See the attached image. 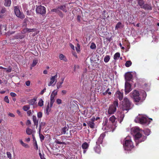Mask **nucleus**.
I'll return each mask as SVG.
<instances>
[{
	"label": "nucleus",
	"instance_id": "9b49d317",
	"mask_svg": "<svg viewBox=\"0 0 159 159\" xmlns=\"http://www.w3.org/2000/svg\"><path fill=\"white\" fill-rule=\"evenodd\" d=\"M123 93L120 92V90L117 91L114 95L115 98L118 99L120 101L123 99Z\"/></svg>",
	"mask_w": 159,
	"mask_h": 159
},
{
	"label": "nucleus",
	"instance_id": "c9c22d12",
	"mask_svg": "<svg viewBox=\"0 0 159 159\" xmlns=\"http://www.w3.org/2000/svg\"><path fill=\"white\" fill-rule=\"evenodd\" d=\"M30 109V106L29 105H25L23 106V109L25 111H27Z\"/></svg>",
	"mask_w": 159,
	"mask_h": 159
},
{
	"label": "nucleus",
	"instance_id": "603ef678",
	"mask_svg": "<svg viewBox=\"0 0 159 159\" xmlns=\"http://www.w3.org/2000/svg\"><path fill=\"white\" fill-rule=\"evenodd\" d=\"M142 94H143V98H142V99H143V101L145 99V98L146 97L147 95H146V93L144 91H143Z\"/></svg>",
	"mask_w": 159,
	"mask_h": 159
},
{
	"label": "nucleus",
	"instance_id": "f8f14e48",
	"mask_svg": "<svg viewBox=\"0 0 159 159\" xmlns=\"http://www.w3.org/2000/svg\"><path fill=\"white\" fill-rule=\"evenodd\" d=\"M106 133V132L103 133L100 135L97 141L96 142V143L97 144L99 145L100 144L102 143L103 140L106 136L105 134Z\"/></svg>",
	"mask_w": 159,
	"mask_h": 159
},
{
	"label": "nucleus",
	"instance_id": "f3484780",
	"mask_svg": "<svg viewBox=\"0 0 159 159\" xmlns=\"http://www.w3.org/2000/svg\"><path fill=\"white\" fill-rule=\"evenodd\" d=\"M37 98V97H34L33 99H31L29 101V104L30 105H34L35 104V102L36 101Z\"/></svg>",
	"mask_w": 159,
	"mask_h": 159
},
{
	"label": "nucleus",
	"instance_id": "e433bc0d",
	"mask_svg": "<svg viewBox=\"0 0 159 159\" xmlns=\"http://www.w3.org/2000/svg\"><path fill=\"white\" fill-rule=\"evenodd\" d=\"M7 29L6 25H1V31H2L4 32L6 31Z\"/></svg>",
	"mask_w": 159,
	"mask_h": 159
},
{
	"label": "nucleus",
	"instance_id": "3c124183",
	"mask_svg": "<svg viewBox=\"0 0 159 159\" xmlns=\"http://www.w3.org/2000/svg\"><path fill=\"white\" fill-rule=\"evenodd\" d=\"M6 11V8L5 7L2 8L1 10L0 11V13H2L3 14L5 13Z\"/></svg>",
	"mask_w": 159,
	"mask_h": 159
},
{
	"label": "nucleus",
	"instance_id": "4c0bfd02",
	"mask_svg": "<svg viewBox=\"0 0 159 159\" xmlns=\"http://www.w3.org/2000/svg\"><path fill=\"white\" fill-rule=\"evenodd\" d=\"M58 90H55L52 92L50 96H54V97L57 95Z\"/></svg>",
	"mask_w": 159,
	"mask_h": 159
},
{
	"label": "nucleus",
	"instance_id": "09e8293b",
	"mask_svg": "<svg viewBox=\"0 0 159 159\" xmlns=\"http://www.w3.org/2000/svg\"><path fill=\"white\" fill-rule=\"evenodd\" d=\"M4 100L7 103H9V100L7 96H6L4 97Z\"/></svg>",
	"mask_w": 159,
	"mask_h": 159
},
{
	"label": "nucleus",
	"instance_id": "680f3d73",
	"mask_svg": "<svg viewBox=\"0 0 159 159\" xmlns=\"http://www.w3.org/2000/svg\"><path fill=\"white\" fill-rule=\"evenodd\" d=\"M6 70L7 72L10 73L11 72L12 69L11 68V67H10L8 68H7V69H6Z\"/></svg>",
	"mask_w": 159,
	"mask_h": 159
},
{
	"label": "nucleus",
	"instance_id": "6e6552de",
	"mask_svg": "<svg viewBox=\"0 0 159 159\" xmlns=\"http://www.w3.org/2000/svg\"><path fill=\"white\" fill-rule=\"evenodd\" d=\"M152 120V119H148V118L142 116L141 117L139 118V120L140 123L141 124H149L150 122V120Z\"/></svg>",
	"mask_w": 159,
	"mask_h": 159
},
{
	"label": "nucleus",
	"instance_id": "c85d7f7f",
	"mask_svg": "<svg viewBox=\"0 0 159 159\" xmlns=\"http://www.w3.org/2000/svg\"><path fill=\"white\" fill-rule=\"evenodd\" d=\"M33 131V130L29 128H27L26 130V133L28 135L31 134Z\"/></svg>",
	"mask_w": 159,
	"mask_h": 159
},
{
	"label": "nucleus",
	"instance_id": "dca6fc26",
	"mask_svg": "<svg viewBox=\"0 0 159 159\" xmlns=\"http://www.w3.org/2000/svg\"><path fill=\"white\" fill-rule=\"evenodd\" d=\"M33 120L34 125H36V128H37L38 126V120L37 119V117L35 116H33Z\"/></svg>",
	"mask_w": 159,
	"mask_h": 159
},
{
	"label": "nucleus",
	"instance_id": "c756f323",
	"mask_svg": "<svg viewBox=\"0 0 159 159\" xmlns=\"http://www.w3.org/2000/svg\"><path fill=\"white\" fill-rule=\"evenodd\" d=\"M106 14H107V13H106V11H104L102 13V16H101L100 18L102 19H105L107 18Z\"/></svg>",
	"mask_w": 159,
	"mask_h": 159
},
{
	"label": "nucleus",
	"instance_id": "8fccbe9b",
	"mask_svg": "<svg viewBox=\"0 0 159 159\" xmlns=\"http://www.w3.org/2000/svg\"><path fill=\"white\" fill-rule=\"evenodd\" d=\"M28 32H31L36 31L37 29L36 28L28 29Z\"/></svg>",
	"mask_w": 159,
	"mask_h": 159
},
{
	"label": "nucleus",
	"instance_id": "e2e57ef3",
	"mask_svg": "<svg viewBox=\"0 0 159 159\" xmlns=\"http://www.w3.org/2000/svg\"><path fill=\"white\" fill-rule=\"evenodd\" d=\"M28 28H26L22 30L23 33H25L26 32H28Z\"/></svg>",
	"mask_w": 159,
	"mask_h": 159
},
{
	"label": "nucleus",
	"instance_id": "69168bd1",
	"mask_svg": "<svg viewBox=\"0 0 159 159\" xmlns=\"http://www.w3.org/2000/svg\"><path fill=\"white\" fill-rule=\"evenodd\" d=\"M55 143H56L60 144H62L63 143L62 142L59 141H58L57 139H56L55 141Z\"/></svg>",
	"mask_w": 159,
	"mask_h": 159
},
{
	"label": "nucleus",
	"instance_id": "7c9ffc66",
	"mask_svg": "<svg viewBox=\"0 0 159 159\" xmlns=\"http://www.w3.org/2000/svg\"><path fill=\"white\" fill-rule=\"evenodd\" d=\"M55 97L54 96H50V106L51 107H52V106L54 102H55Z\"/></svg>",
	"mask_w": 159,
	"mask_h": 159
},
{
	"label": "nucleus",
	"instance_id": "338daca9",
	"mask_svg": "<svg viewBox=\"0 0 159 159\" xmlns=\"http://www.w3.org/2000/svg\"><path fill=\"white\" fill-rule=\"evenodd\" d=\"M10 95L11 96L13 97H15L16 96V94L13 92H11L10 93Z\"/></svg>",
	"mask_w": 159,
	"mask_h": 159
},
{
	"label": "nucleus",
	"instance_id": "c03bdc74",
	"mask_svg": "<svg viewBox=\"0 0 159 159\" xmlns=\"http://www.w3.org/2000/svg\"><path fill=\"white\" fill-rule=\"evenodd\" d=\"M150 130L148 129H146L144 131L145 134L147 136L150 134Z\"/></svg>",
	"mask_w": 159,
	"mask_h": 159
},
{
	"label": "nucleus",
	"instance_id": "2f4dec72",
	"mask_svg": "<svg viewBox=\"0 0 159 159\" xmlns=\"http://www.w3.org/2000/svg\"><path fill=\"white\" fill-rule=\"evenodd\" d=\"M110 57L109 55H106L104 57V61L106 62H108L110 60Z\"/></svg>",
	"mask_w": 159,
	"mask_h": 159
},
{
	"label": "nucleus",
	"instance_id": "a878e982",
	"mask_svg": "<svg viewBox=\"0 0 159 159\" xmlns=\"http://www.w3.org/2000/svg\"><path fill=\"white\" fill-rule=\"evenodd\" d=\"M137 1L138 5L142 8L144 5V2L143 0H136Z\"/></svg>",
	"mask_w": 159,
	"mask_h": 159
},
{
	"label": "nucleus",
	"instance_id": "58836bf2",
	"mask_svg": "<svg viewBox=\"0 0 159 159\" xmlns=\"http://www.w3.org/2000/svg\"><path fill=\"white\" fill-rule=\"evenodd\" d=\"M38 105L39 107H42L43 105V101L42 99H40L38 102Z\"/></svg>",
	"mask_w": 159,
	"mask_h": 159
},
{
	"label": "nucleus",
	"instance_id": "1a4fd4ad",
	"mask_svg": "<svg viewBox=\"0 0 159 159\" xmlns=\"http://www.w3.org/2000/svg\"><path fill=\"white\" fill-rule=\"evenodd\" d=\"M131 85L128 82H125V93L127 94L130 92L132 89L131 88Z\"/></svg>",
	"mask_w": 159,
	"mask_h": 159
},
{
	"label": "nucleus",
	"instance_id": "a211bd4d",
	"mask_svg": "<svg viewBox=\"0 0 159 159\" xmlns=\"http://www.w3.org/2000/svg\"><path fill=\"white\" fill-rule=\"evenodd\" d=\"M45 123L44 122H39V132H40L41 129L44 128L45 125Z\"/></svg>",
	"mask_w": 159,
	"mask_h": 159
},
{
	"label": "nucleus",
	"instance_id": "6ab92c4d",
	"mask_svg": "<svg viewBox=\"0 0 159 159\" xmlns=\"http://www.w3.org/2000/svg\"><path fill=\"white\" fill-rule=\"evenodd\" d=\"M124 116L125 115L124 113L123 112H121L120 114V115L118 117V119L120 120V123H121L122 122Z\"/></svg>",
	"mask_w": 159,
	"mask_h": 159
},
{
	"label": "nucleus",
	"instance_id": "20e7f679",
	"mask_svg": "<svg viewBox=\"0 0 159 159\" xmlns=\"http://www.w3.org/2000/svg\"><path fill=\"white\" fill-rule=\"evenodd\" d=\"M118 102L117 99L115 100L113 104L110 105L107 111L108 114L112 115L114 114L116 111L117 107H118Z\"/></svg>",
	"mask_w": 159,
	"mask_h": 159
},
{
	"label": "nucleus",
	"instance_id": "4be33fe9",
	"mask_svg": "<svg viewBox=\"0 0 159 159\" xmlns=\"http://www.w3.org/2000/svg\"><path fill=\"white\" fill-rule=\"evenodd\" d=\"M59 58L60 60H63L65 61H67V59L66 57L63 54H60L59 55Z\"/></svg>",
	"mask_w": 159,
	"mask_h": 159
},
{
	"label": "nucleus",
	"instance_id": "7ed1b4c3",
	"mask_svg": "<svg viewBox=\"0 0 159 159\" xmlns=\"http://www.w3.org/2000/svg\"><path fill=\"white\" fill-rule=\"evenodd\" d=\"M124 141L125 143H123V145L125 150L131 151L134 148V146L129 137H126Z\"/></svg>",
	"mask_w": 159,
	"mask_h": 159
},
{
	"label": "nucleus",
	"instance_id": "4d7b16f0",
	"mask_svg": "<svg viewBox=\"0 0 159 159\" xmlns=\"http://www.w3.org/2000/svg\"><path fill=\"white\" fill-rule=\"evenodd\" d=\"M58 14L59 15L60 17L61 18H63L64 16V15L61 11H59V12L58 13Z\"/></svg>",
	"mask_w": 159,
	"mask_h": 159
},
{
	"label": "nucleus",
	"instance_id": "13d9d810",
	"mask_svg": "<svg viewBox=\"0 0 159 159\" xmlns=\"http://www.w3.org/2000/svg\"><path fill=\"white\" fill-rule=\"evenodd\" d=\"M37 116L39 118H41L42 116V113L41 112H39L37 113Z\"/></svg>",
	"mask_w": 159,
	"mask_h": 159
},
{
	"label": "nucleus",
	"instance_id": "2eb2a0df",
	"mask_svg": "<svg viewBox=\"0 0 159 159\" xmlns=\"http://www.w3.org/2000/svg\"><path fill=\"white\" fill-rule=\"evenodd\" d=\"M68 130V128L66 126H65L62 128L61 130V134L62 135L63 134H67L68 133H66V131Z\"/></svg>",
	"mask_w": 159,
	"mask_h": 159
},
{
	"label": "nucleus",
	"instance_id": "6e6d98bb",
	"mask_svg": "<svg viewBox=\"0 0 159 159\" xmlns=\"http://www.w3.org/2000/svg\"><path fill=\"white\" fill-rule=\"evenodd\" d=\"M7 154L8 157L9 159H11V153L10 152H7Z\"/></svg>",
	"mask_w": 159,
	"mask_h": 159
},
{
	"label": "nucleus",
	"instance_id": "cd10ccee",
	"mask_svg": "<svg viewBox=\"0 0 159 159\" xmlns=\"http://www.w3.org/2000/svg\"><path fill=\"white\" fill-rule=\"evenodd\" d=\"M110 89L108 88L105 92H103L102 94L103 95H106L107 94L110 95L111 94V91H110Z\"/></svg>",
	"mask_w": 159,
	"mask_h": 159
},
{
	"label": "nucleus",
	"instance_id": "412c9836",
	"mask_svg": "<svg viewBox=\"0 0 159 159\" xmlns=\"http://www.w3.org/2000/svg\"><path fill=\"white\" fill-rule=\"evenodd\" d=\"M89 146V145L88 143L85 142L82 144L81 147L83 149L86 150L88 148Z\"/></svg>",
	"mask_w": 159,
	"mask_h": 159
},
{
	"label": "nucleus",
	"instance_id": "864d4df0",
	"mask_svg": "<svg viewBox=\"0 0 159 159\" xmlns=\"http://www.w3.org/2000/svg\"><path fill=\"white\" fill-rule=\"evenodd\" d=\"M39 137H40L41 141V142H42V141H43L44 140V137L43 134H40V133H39Z\"/></svg>",
	"mask_w": 159,
	"mask_h": 159
},
{
	"label": "nucleus",
	"instance_id": "0e129e2a",
	"mask_svg": "<svg viewBox=\"0 0 159 159\" xmlns=\"http://www.w3.org/2000/svg\"><path fill=\"white\" fill-rule=\"evenodd\" d=\"M30 81L29 80L26 81L25 82V84L27 86H29L30 85Z\"/></svg>",
	"mask_w": 159,
	"mask_h": 159
},
{
	"label": "nucleus",
	"instance_id": "de8ad7c7",
	"mask_svg": "<svg viewBox=\"0 0 159 159\" xmlns=\"http://www.w3.org/2000/svg\"><path fill=\"white\" fill-rule=\"evenodd\" d=\"M96 45L94 43H92L90 48L92 49H94L96 48Z\"/></svg>",
	"mask_w": 159,
	"mask_h": 159
},
{
	"label": "nucleus",
	"instance_id": "37998d69",
	"mask_svg": "<svg viewBox=\"0 0 159 159\" xmlns=\"http://www.w3.org/2000/svg\"><path fill=\"white\" fill-rule=\"evenodd\" d=\"M62 82H58L57 83V89H59L60 88L62 87Z\"/></svg>",
	"mask_w": 159,
	"mask_h": 159
},
{
	"label": "nucleus",
	"instance_id": "ddd939ff",
	"mask_svg": "<svg viewBox=\"0 0 159 159\" xmlns=\"http://www.w3.org/2000/svg\"><path fill=\"white\" fill-rule=\"evenodd\" d=\"M133 78L132 75L129 72L126 73L125 75V82H128L130 81Z\"/></svg>",
	"mask_w": 159,
	"mask_h": 159
},
{
	"label": "nucleus",
	"instance_id": "774afa93",
	"mask_svg": "<svg viewBox=\"0 0 159 159\" xmlns=\"http://www.w3.org/2000/svg\"><path fill=\"white\" fill-rule=\"evenodd\" d=\"M46 88H44V89L41 91L40 92V94H43V93L46 92Z\"/></svg>",
	"mask_w": 159,
	"mask_h": 159
},
{
	"label": "nucleus",
	"instance_id": "aec40b11",
	"mask_svg": "<svg viewBox=\"0 0 159 159\" xmlns=\"http://www.w3.org/2000/svg\"><path fill=\"white\" fill-rule=\"evenodd\" d=\"M24 37V35L20 33L14 36V39H22Z\"/></svg>",
	"mask_w": 159,
	"mask_h": 159
},
{
	"label": "nucleus",
	"instance_id": "b1692460",
	"mask_svg": "<svg viewBox=\"0 0 159 159\" xmlns=\"http://www.w3.org/2000/svg\"><path fill=\"white\" fill-rule=\"evenodd\" d=\"M51 107L50 105H49V103H48L46 110V114L47 115H48L49 114V112L51 110Z\"/></svg>",
	"mask_w": 159,
	"mask_h": 159
},
{
	"label": "nucleus",
	"instance_id": "39448f33",
	"mask_svg": "<svg viewBox=\"0 0 159 159\" xmlns=\"http://www.w3.org/2000/svg\"><path fill=\"white\" fill-rule=\"evenodd\" d=\"M132 95L135 102H138L143 101V99L139 97L140 95L138 91L136 90L133 91L132 92Z\"/></svg>",
	"mask_w": 159,
	"mask_h": 159
},
{
	"label": "nucleus",
	"instance_id": "72a5a7b5",
	"mask_svg": "<svg viewBox=\"0 0 159 159\" xmlns=\"http://www.w3.org/2000/svg\"><path fill=\"white\" fill-rule=\"evenodd\" d=\"M120 53L119 52H116L114 55V59L115 60H116L120 57Z\"/></svg>",
	"mask_w": 159,
	"mask_h": 159
},
{
	"label": "nucleus",
	"instance_id": "052dcab7",
	"mask_svg": "<svg viewBox=\"0 0 159 159\" xmlns=\"http://www.w3.org/2000/svg\"><path fill=\"white\" fill-rule=\"evenodd\" d=\"M26 14L27 15L30 16V15H31L32 13V11L31 10L29 11V10H28L26 11Z\"/></svg>",
	"mask_w": 159,
	"mask_h": 159
},
{
	"label": "nucleus",
	"instance_id": "473e14b6",
	"mask_svg": "<svg viewBox=\"0 0 159 159\" xmlns=\"http://www.w3.org/2000/svg\"><path fill=\"white\" fill-rule=\"evenodd\" d=\"M116 119L115 116L113 115L110 118L109 121H111V123L113 124L115 122Z\"/></svg>",
	"mask_w": 159,
	"mask_h": 159
},
{
	"label": "nucleus",
	"instance_id": "49530a36",
	"mask_svg": "<svg viewBox=\"0 0 159 159\" xmlns=\"http://www.w3.org/2000/svg\"><path fill=\"white\" fill-rule=\"evenodd\" d=\"M76 51L77 52H79L80 51V46L79 43L77 44V46L75 47Z\"/></svg>",
	"mask_w": 159,
	"mask_h": 159
},
{
	"label": "nucleus",
	"instance_id": "bf43d9fd",
	"mask_svg": "<svg viewBox=\"0 0 159 159\" xmlns=\"http://www.w3.org/2000/svg\"><path fill=\"white\" fill-rule=\"evenodd\" d=\"M95 151L96 152H97V153H99L100 152V148H96L95 149Z\"/></svg>",
	"mask_w": 159,
	"mask_h": 159
},
{
	"label": "nucleus",
	"instance_id": "f257e3e1",
	"mask_svg": "<svg viewBox=\"0 0 159 159\" xmlns=\"http://www.w3.org/2000/svg\"><path fill=\"white\" fill-rule=\"evenodd\" d=\"M132 130L135 134L134 140L136 146H138L140 143L143 142L146 139V136L142 135L140 133L139 129V127H135L132 129Z\"/></svg>",
	"mask_w": 159,
	"mask_h": 159
},
{
	"label": "nucleus",
	"instance_id": "79ce46f5",
	"mask_svg": "<svg viewBox=\"0 0 159 159\" xmlns=\"http://www.w3.org/2000/svg\"><path fill=\"white\" fill-rule=\"evenodd\" d=\"M20 144L23 146L25 148H28V144L26 143H24L22 140H20Z\"/></svg>",
	"mask_w": 159,
	"mask_h": 159
},
{
	"label": "nucleus",
	"instance_id": "4468645a",
	"mask_svg": "<svg viewBox=\"0 0 159 159\" xmlns=\"http://www.w3.org/2000/svg\"><path fill=\"white\" fill-rule=\"evenodd\" d=\"M142 8H143L145 10H151L152 9V5L150 4H145L142 7Z\"/></svg>",
	"mask_w": 159,
	"mask_h": 159
},
{
	"label": "nucleus",
	"instance_id": "bb28decb",
	"mask_svg": "<svg viewBox=\"0 0 159 159\" xmlns=\"http://www.w3.org/2000/svg\"><path fill=\"white\" fill-rule=\"evenodd\" d=\"M89 127L91 129H93L94 127L95 124L94 122L89 121L87 123Z\"/></svg>",
	"mask_w": 159,
	"mask_h": 159
},
{
	"label": "nucleus",
	"instance_id": "f704fd0d",
	"mask_svg": "<svg viewBox=\"0 0 159 159\" xmlns=\"http://www.w3.org/2000/svg\"><path fill=\"white\" fill-rule=\"evenodd\" d=\"M132 64V62L130 60H129L127 61L126 62V63H125V66L126 67H128L130 66Z\"/></svg>",
	"mask_w": 159,
	"mask_h": 159
},
{
	"label": "nucleus",
	"instance_id": "0eeeda50",
	"mask_svg": "<svg viewBox=\"0 0 159 159\" xmlns=\"http://www.w3.org/2000/svg\"><path fill=\"white\" fill-rule=\"evenodd\" d=\"M14 12L16 16L20 18L23 19L25 17V16L23 13L20 12L18 6H16L14 7Z\"/></svg>",
	"mask_w": 159,
	"mask_h": 159
},
{
	"label": "nucleus",
	"instance_id": "a18cd8bd",
	"mask_svg": "<svg viewBox=\"0 0 159 159\" xmlns=\"http://www.w3.org/2000/svg\"><path fill=\"white\" fill-rule=\"evenodd\" d=\"M121 23L120 22H118L116 25L115 29L116 30H118L119 28H120L121 27Z\"/></svg>",
	"mask_w": 159,
	"mask_h": 159
},
{
	"label": "nucleus",
	"instance_id": "423d86ee",
	"mask_svg": "<svg viewBox=\"0 0 159 159\" xmlns=\"http://www.w3.org/2000/svg\"><path fill=\"white\" fill-rule=\"evenodd\" d=\"M36 11L37 13L44 15L46 12V8L41 5L38 6L36 8Z\"/></svg>",
	"mask_w": 159,
	"mask_h": 159
},
{
	"label": "nucleus",
	"instance_id": "9d476101",
	"mask_svg": "<svg viewBox=\"0 0 159 159\" xmlns=\"http://www.w3.org/2000/svg\"><path fill=\"white\" fill-rule=\"evenodd\" d=\"M57 73L54 76H52L50 79V81L48 84V85L49 86L52 85H54L57 81Z\"/></svg>",
	"mask_w": 159,
	"mask_h": 159
},
{
	"label": "nucleus",
	"instance_id": "a19ab883",
	"mask_svg": "<svg viewBox=\"0 0 159 159\" xmlns=\"http://www.w3.org/2000/svg\"><path fill=\"white\" fill-rule=\"evenodd\" d=\"M51 11L52 12H55L57 14L60 11L59 10V8H58V7H57V8H54L52 9V10H51Z\"/></svg>",
	"mask_w": 159,
	"mask_h": 159
},
{
	"label": "nucleus",
	"instance_id": "f03ea898",
	"mask_svg": "<svg viewBox=\"0 0 159 159\" xmlns=\"http://www.w3.org/2000/svg\"><path fill=\"white\" fill-rule=\"evenodd\" d=\"M131 102L129 99L127 97H125L121 103V108L122 110L126 111L127 112L131 108Z\"/></svg>",
	"mask_w": 159,
	"mask_h": 159
},
{
	"label": "nucleus",
	"instance_id": "5fc2aeb1",
	"mask_svg": "<svg viewBox=\"0 0 159 159\" xmlns=\"http://www.w3.org/2000/svg\"><path fill=\"white\" fill-rule=\"evenodd\" d=\"M56 102L58 104H60L62 103V100L61 99L58 98L56 100Z\"/></svg>",
	"mask_w": 159,
	"mask_h": 159
},
{
	"label": "nucleus",
	"instance_id": "5701e85b",
	"mask_svg": "<svg viewBox=\"0 0 159 159\" xmlns=\"http://www.w3.org/2000/svg\"><path fill=\"white\" fill-rule=\"evenodd\" d=\"M4 5L6 7H10L11 3V0H4Z\"/></svg>",
	"mask_w": 159,
	"mask_h": 159
},
{
	"label": "nucleus",
	"instance_id": "ea45409f",
	"mask_svg": "<svg viewBox=\"0 0 159 159\" xmlns=\"http://www.w3.org/2000/svg\"><path fill=\"white\" fill-rule=\"evenodd\" d=\"M38 62V60L36 59H34L33 61V63L31 65V66L34 67L35 66Z\"/></svg>",
	"mask_w": 159,
	"mask_h": 159
},
{
	"label": "nucleus",
	"instance_id": "393cba45",
	"mask_svg": "<svg viewBox=\"0 0 159 159\" xmlns=\"http://www.w3.org/2000/svg\"><path fill=\"white\" fill-rule=\"evenodd\" d=\"M59 9L62 10L64 12H66L67 11V10L66 9V6L65 5H61L60 6H59L58 7Z\"/></svg>",
	"mask_w": 159,
	"mask_h": 159
}]
</instances>
